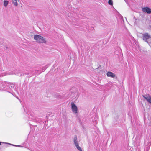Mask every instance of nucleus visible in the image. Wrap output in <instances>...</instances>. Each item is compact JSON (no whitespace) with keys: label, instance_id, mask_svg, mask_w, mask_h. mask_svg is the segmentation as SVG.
Returning a JSON list of instances; mask_svg holds the SVG:
<instances>
[{"label":"nucleus","instance_id":"obj_1","mask_svg":"<svg viewBox=\"0 0 151 151\" xmlns=\"http://www.w3.org/2000/svg\"><path fill=\"white\" fill-rule=\"evenodd\" d=\"M34 37L35 40H36L37 43H46V40L45 39L40 35H34Z\"/></svg>","mask_w":151,"mask_h":151},{"label":"nucleus","instance_id":"obj_2","mask_svg":"<svg viewBox=\"0 0 151 151\" xmlns=\"http://www.w3.org/2000/svg\"><path fill=\"white\" fill-rule=\"evenodd\" d=\"M142 39L143 40L149 44L150 43H151V36L148 33L143 34Z\"/></svg>","mask_w":151,"mask_h":151},{"label":"nucleus","instance_id":"obj_3","mask_svg":"<svg viewBox=\"0 0 151 151\" xmlns=\"http://www.w3.org/2000/svg\"><path fill=\"white\" fill-rule=\"evenodd\" d=\"M72 111L73 113L75 114L78 112V108L76 104L73 102H71L70 104Z\"/></svg>","mask_w":151,"mask_h":151},{"label":"nucleus","instance_id":"obj_4","mask_svg":"<svg viewBox=\"0 0 151 151\" xmlns=\"http://www.w3.org/2000/svg\"><path fill=\"white\" fill-rule=\"evenodd\" d=\"M142 10L145 13H147L148 14H150L151 13V9L148 7L142 8Z\"/></svg>","mask_w":151,"mask_h":151},{"label":"nucleus","instance_id":"obj_5","mask_svg":"<svg viewBox=\"0 0 151 151\" xmlns=\"http://www.w3.org/2000/svg\"><path fill=\"white\" fill-rule=\"evenodd\" d=\"M143 97L148 102L151 103V97L149 94H146V95H143Z\"/></svg>","mask_w":151,"mask_h":151},{"label":"nucleus","instance_id":"obj_6","mask_svg":"<svg viewBox=\"0 0 151 151\" xmlns=\"http://www.w3.org/2000/svg\"><path fill=\"white\" fill-rule=\"evenodd\" d=\"M107 76L108 77H111L112 78H114L115 76V75L112 72H108L107 73Z\"/></svg>","mask_w":151,"mask_h":151},{"label":"nucleus","instance_id":"obj_7","mask_svg":"<svg viewBox=\"0 0 151 151\" xmlns=\"http://www.w3.org/2000/svg\"><path fill=\"white\" fill-rule=\"evenodd\" d=\"M19 0H12V2L15 6H17L18 4V2H19Z\"/></svg>","mask_w":151,"mask_h":151},{"label":"nucleus","instance_id":"obj_8","mask_svg":"<svg viewBox=\"0 0 151 151\" xmlns=\"http://www.w3.org/2000/svg\"><path fill=\"white\" fill-rule=\"evenodd\" d=\"M77 138L76 137H74V142L75 146H76L77 145H78V141L77 140Z\"/></svg>","mask_w":151,"mask_h":151},{"label":"nucleus","instance_id":"obj_9","mask_svg":"<svg viewBox=\"0 0 151 151\" xmlns=\"http://www.w3.org/2000/svg\"><path fill=\"white\" fill-rule=\"evenodd\" d=\"M8 1L4 0V6L6 7L7 6V5L8 4Z\"/></svg>","mask_w":151,"mask_h":151},{"label":"nucleus","instance_id":"obj_10","mask_svg":"<svg viewBox=\"0 0 151 151\" xmlns=\"http://www.w3.org/2000/svg\"><path fill=\"white\" fill-rule=\"evenodd\" d=\"M77 148L79 151H82V149L79 146V145H77L76 146Z\"/></svg>","mask_w":151,"mask_h":151},{"label":"nucleus","instance_id":"obj_11","mask_svg":"<svg viewBox=\"0 0 151 151\" xmlns=\"http://www.w3.org/2000/svg\"><path fill=\"white\" fill-rule=\"evenodd\" d=\"M108 3L110 5H112L113 4V1L112 0H109L108 1Z\"/></svg>","mask_w":151,"mask_h":151},{"label":"nucleus","instance_id":"obj_12","mask_svg":"<svg viewBox=\"0 0 151 151\" xmlns=\"http://www.w3.org/2000/svg\"><path fill=\"white\" fill-rule=\"evenodd\" d=\"M9 74L10 75L13 74V73H12L11 72H10V73H9Z\"/></svg>","mask_w":151,"mask_h":151},{"label":"nucleus","instance_id":"obj_13","mask_svg":"<svg viewBox=\"0 0 151 151\" xmlns=\"http://www.w3.org/2000/svg\"><path fill=\"white\" fill-rule=\"evenodd\" d=\"M14 146H18V147H20V145H14Z\"/></svg>","mask_w":151,"mask_h":151},{"label":"nucleus","instance_id":"obj_14","mask_svg":"<svg viewBox=\"0 0 151 151\" xmlns=\"http://www.w3.org/2000/svg\"><path fill=\"white\" fill-rule=\"evenodd\" d=\"M2 142H0V145H1Z\"/></svg>","mask_w":151,"mask_h":151},{"label":"nucleus","instance_id":"obj_15","mask_svg":"<svg viewBox=\"0 0 151 151\" xmlns=\"http://www.w3.org/2000/svg\"><path fill=\"white\" fill-rule=\"evenodd\" d=\"M18 75L19 76H21V75Z\"/></svg>","mask_w":151,"mask_h":151}]
</instances>
